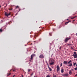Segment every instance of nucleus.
I'll use <instances>...</instances> for the list:
<instances>
[{
    "instance_id": "11",
    "label": "nucleus",
    "mask_w": 77,
    "mask_h": 77,
    "mask_svg": "<svg viewBox=\"0 0 77 77\" xmlns=\"http://www.w3.org/2000/svg\"><path fill=\"white\" fill-rule=\"evenodd\" d=\"M49 64L50 65H53L54 64V62L50 63Z\"/></svg>"
},
{
    "instance_id": "32",
    "label": "nucleus",
    "mask_w": 77,
    "mask_h": 77,
    "mask_svg": "<svg viewBox=\"0 0 77 77\" xmlns=\"http://www.w3.org/2000/svg\"><path fill=\"white\" fill-rule=\"evenodd\" d=\"M13 71H15V70H13Z\"/></svg>"
},
{
    "instance_id": "24",
    "label": "nucleus",
    "mask_w": 77,
    "mask_h": 77,
    "mask_svg": "<svg viewBox=\"0 0 77 77\" xmlns=\"http://www.w3.org/2000/svg\"><path fill=\"white\" fill-rule=\"evenodd\" d=\"M11 74V73H9V74L8 75V76H9V75H10Z\"/></svg>"
},
{
    "instance_id": "2",
    "label": "nucleus",
    "mask_w": 77,
    "mask_h": 77,
    "mask_svg": "<svg viewBox=\"0 0 77 77\" xmlns=\"http://www.w3.org/2000/svg\"><path fill=\"white\" fill-rule=\"evenodd\" d=\"M71 39V38H70V37H69V38L67 37L65 39V42L66 43V42H68V41H69V39Z\"/></svg>"
},
{
    "instance_id": "39",
    "label": "nucleus",
    "mask_w": 77,
    "mask_h": 77,
    "mask_svg": "<svg viewBox=\"0 0 77 77\" xmlns=\"http://www.w3.org/2000/svg\"><path fill=\"white\" fill-rule=\"evenodd\" d=\"M22 77H23V75H22Z\"/></svg>"
},
{
    "instance_id": "25",
    "label": "nucleus",
    "mask_w": 77,
    "mask_h": 77,
    "mask_svg": "<svg viewBox=\"0 0 77 77\" xmlns=\"http://www.w3.org/2000/svg\"><path fill=\"white\" fill-rule=\"evenodd\" d=\"M0 32H2V29H0Z\"/></svg>"
},
{
    "instance_id": "22",
    "label": "nucleus",
    "mask_w": 77,
    "mask_h": 77,
    "mask_svg": "<svg viewBox=\"0 0 77 77\" xmlns=\"http://www.w3.org/2000/svg\"><path fill=\"white\" fill-rule=\"evenodd\" d=\"M74 69L75 70H77V67H76V68H74Z\"/></svg>"
},
{
    "instance_id": "28",
    "label": "nucleus",
    "mask_w": 77,
    "mask_h": 77,
    "mask_svg": "<svg viewBox=\"0 0 77 77\" xmlns=\"http://www.w3.org/2000/svg\"><path fill=\"white\" fill-rule=\"evenodd\" d=\"M61 48H62V47H60V50H61Z\"/></svg>"
},
{
    "instance_id": "34",
    "label": "nucleus",
    "mask_w": 77,
    "mask_h": 77,
    "mask_svg": "<svg viewBox=\"0 0 77 77\" xmlns=\"http://www.w3.org/2000/svg\"><path fill=\"white\" fill-rule=\"evenodd\" d=\"M69 19H67V20H69Z\"/></svg>"
},
{
    "instance_id": "26",
    "label": "nucleus",
    "mask_w": 77,
    "mask_h": 77,
    "mask_svg": "<svg viewBox=\"0 0 77 77\" xmlns=\"http://www.w3.org/2000/svg\"><path fill=\"white\" fill-rule=\"evenodd\" d=\"M47 65L48 66V67H49V65H48V63H47Z\"/></svg>"
},
{
    "instance_id": "36",
    "label": "nucleus",
    "mask_w": 77,
    "mask_h": 77,
    "mask_svg": "<svg viewBox=\"0 0 77 77\" xmlns=\"http://www.w3.org/2000/svg\"><path fill=\"white\" fill-rule=\"evenodd\" d=\"M75 21V20H73V21Z\"/></svg>"
},
{
    "instance_id": "16",
    "label": "nucleus",
    "mask_w": 77,
    "mask_h": 77,
    "mask_svg": "<svg viewBox=\"0 0 77 77\" xmlns=\"http://www.w3.org/2000/svg\"><path fill=\"white\" fill-rule=\"evenodd\" d=\"M13 9V8H9V11H12V10Z\"/></svg>"
},
{
    "instance_id": "14",
    "label": "nucleus",
    "mask_w": 77,
    "mask_h": 77,
    "mask_svg": "<svg viewBox=\"0 0 77 77\" xmlns=\"http://www.w3.org/2000/svg\"><path fill=\"white\" fill-rule=\"evenodd\" d=\"M65 76H66V77H67V76H68V74H65Z\"/></svg>"
},
{
    "instance_id": "5",
    "label": "nucleus",
    "mask_w": 77,
    "mask_h": 77,
    "mask_svg": "<svg viewBox=\"0 0 77 77\" xmlns=\"http://www.w3.org/2000/svg\"><path fill=\"white\" fill-rule=\"evenodd\" d=\"M57 72L59 71V70H60V67H59V66H57Z\"/></svg>"
},
{
    "instance_id": "4",
    "label": "nucleus",
    "mask_w": 77,
    "mask_h": 77,
    "mask_svg": "<svg viewBox=\"0 0 77 77\" xmlns=\"http://www.w3.org/2000/svg\"><path fill=\"white\" fill-rule=\"evenodd\" d=\"M73 56H74V58H75V57H76L77 56V54L76 53V52H74V54H73Z\"/></svg>"
},
{
    "instance_id": "9",
    "label": "nucleus",
    "mask_w": 77,
    "mask_h": 77,
    "mask_svg": "<svg viewBox=\"0 0 77 77\" xmlns=\"http://www.w3.org/2000/svg\"><path fill=\"white\" fill-rule=\"evenodd\" d=\"M69 74L70 75H71L72 74V71H71V70H70L69 72Z\"/></svg>"
},
{
    "instance_id": "6",
    "label": "nucleus",
    "mask_w": 77,
    "mask_h": 77,
    "mask_svg": "<svg viewBox=\"0 0 77 77\" xmlns=\"http://www.w3.org/2000/svg\"><path fill=\"white\" fill-rule=\"evenodd\" d=\"M5 16H7V17H8V16H9V15H10V13H9L8 14V13L7 12H5Z\"/></svg>"
},
{
    "instance_id": "29",
    "label": "nucleus",
    "mask_w": 77,
    "mask_h": 77,
    "mask_svg": "<svg viewBox=\"0 0 77 77\" xmlns=\"http://www.w3.org/2000/svg\"><path fill=\"white\" fill-rule=\"evenodd\" d=\"M71 19H74V18H73V17H72L71 18Z\"/></svg>"
},
{
    "instance_id": "18",
    "label": "nucleus",
    "mask_w": 77,
    "mask_h": 77,
    "mask_svg": "<svg viewBox=\"0 0 77 77\" xmlns=\"http://www.w3.org/2000/svg\"><path fill=\"white\" fill-rule=\"evenodd\" d=\"M76 65V63H75L74 64H73V65L74 66H75V65Z\"/></svg>"
},
{
    "instance_id": "27",
    "label": "nucleus",
    "mask_w": 77,
    "mask_h": 77,
    "mask_svg": "<svg viewBox=\"0 0 77 77\" xmlns=\"http://www.w3.org/2000/svg\"><path fill=\"white\" fill-rule=\"evenodd\" d=\"M60 66H62V63H61V64H60Z\"/></svg>"
},
{
    "instance_id": "10",
    "label": "nucleus",
    "mask_w": 77,
    "mask_h": 77,
    "mask_svg": "<svg viewBox=\"0 0 77 77\" xmlns=\"http://www.w3.org/2000/svg\"><path fill=\"white\" fill-rule=\"evenodd\" d=\"M17 8H18L19 9V11H20V7H19V6H16V9H17Z\"/></svg>"
},
{
    "instance_id": "20",
    "label": "nucleus",
    "mask_w": 77,
    "mask_h": 77,
    "mask_svg": "<svg viewBox=\"0 0 77 77\" xmlns=\"http://www.w3.org/2000/svg\"><path fill=\"white\" fill-rule=\"evenodd\" d=\"M69 23V21L67 22H66V23H65V24H67L68 23Z\"/></svg>"
},
{
    "instance_id": "38",
    "label": "nucleus",
    "mask_w": 77,
    "mask_h": 77,
    "mask_svg": "<svg viewBox=\"0 0 77 77\" xmlns=\"http://www.w3.org/2000/svg\"><path fill=\"white\" fill-rule=\"evenodd\" d=\"M0 8H1V6L0 5Z\"/></svg>"
},
{
    "instance_id": "37",
    "label": "nucleus",
    "mask_w": 77,
    "mask_h": 77,
    "mask_svg": "<svg viewBox=\"0 0 77 77\" xmlns=\"http://www.w3.org/2000/svg\"><path fill=\"white\" fill-rule=\"evenodd\" d=\"M51 62H53V61L51 60Z\"/></svg>"
},
{
    "instance_id": "19",
    "label": "nucleus",
    "mask_w": 77,
    "mask_h": 77,
    "mask_svg": "<svg viewBox=\"0 0 77 77\" xmlns=\"http://www.w3.org/2000/svg\"><path fill=\"white\" fill-rule=\"evenodd\" d=\"M46 77H51L49 75H48Z\"/></svg>"
},
{
    "instance_id": "13",
    "label": "nucleus",
    "mask_w": 77,
    "mask_h": 77,
    "mask_svg": "<svg viewBox=\"0 0 77 77\" xmlns=\"http://www.w3.org/2000/svg\"><path fill=\"white\" fill-rule=\"evenodd\" d=\"M63 71H64L63 69H61V72H62V73H63Z\"/></svg>"
},
{
    "instance_id": "3",
    "label": "nucleus",
    "mask_w": 77,
    "mask_h": 77,
    "mask_svg": "<svg viewBox=\"0 0 77 77\" xmlns=\"http://www.w3.org/2000/svg\"><path fill=\"white\" fill-rule=\"evenodd\" d=\"M72 62V61L70 60L68 62V64H69V65H68V66H72V63H71Z\"/></svg>"
},
{
    "instance_id": "40",
    "label": "nucleus",
    "mask_w": 77,
    "mask_h": 77,
    "mask_svg": "<svg viewBox=\"0 0 77 77\" xmlns=\"http://www.w3.org/2000/svg\"><path fill=\"white\" fill-rule=\"evenodd\" d=\"M33 73H32V75H33Z\"/></svg>"
},
{
    "instance_id": "31",
    "label": "nucleus",
    "mask_w": 77,
    "mask_h": 77,
    "mask_svg": "<svg viewBox=\"0 0 77 77\" xmlns=\"http://www.w3.org/2000/svg\"><path fill=\"white\" fill-rule=\"evenodd\" d=\"M15 75H14L13 76V77H15Z\"/></svg>"
},
{
    "instance_id": "30",
    "label": "nucleus",
    "mask_w": 77,
    "mask_h": 77,
    "mask_svg": "<svg viewBox=\"0 0 77 77\" xmlns=\"http://www.w3.org/2000/svg\"><path fill=\"white\" fill-rule=\"evenodd\" d=\"M75 57V58H77V56L76 57Z\"/></svg>"
},
{
    "instance_id": "1",
    "label": "nucleus",
    "mask_w": 77,
    "mask_h": 77,
    "mask_svg": "<svg viewBox=\"0 0 77 77\" xmlns=\"http://www.w3.org/2000/svg\"><path fill=\"white\" fill-rule=\"evenodd\" d=\"M34 56H35V55L34 54H32L31 55L30 59L29 60V62H32V60H33V57H34Z\"/></svg>"
},
{
    "instance_id": "41",
    "label": "nucleus",
    "mask_w": 77,
    "mask_h": 77,
    "mask_svg": "<svg viewBox=\"0 0 77 77\" xmlns=\"http://www.w3.org/2000/svg\"><path fill=\"white\" fill-rule=\"evenodd\" d=\"M50 35V36H51V35Z\"/></svg>"
},
{
    "instance_id": "7",
    "label": "nucleus",
    "mask_w": 77,
    "mask_h": 77,
    "mask_svg": "<svg viewBox=\"0 0 77 77\" xmlns=\"http://www.w3.org/2000/svg\"><path fill=\"white\" fill-rule=\"evenodd\" d=\"M39 58H44V56L42 54L40 56H39Z\"/></svg>"
},
{
    "instance_id": "17",
    "label": "nucleus",
    "mask_w": 77,
    "mask_h": 77,
    "mask_svg": "<svg viewBox=\"0 0 77 77\" xmlns=\"http://www.w3.org/2000/svg\"><path fill=\"white\" fill-rule=\"evenodd\" d=\"M53 77H56V75L53 74Z\"/></svg>"
},
{
    "instance_id": "23",
    "label": "nucleus",
    "mask_w": 77,
    "mask_h": 77,
    "mask_svg": "<svg viewBox=\"0 0 77 77\" xmlns=\"http://www.w3.org/2000/svg\"><path fill=\"white\" fill-rule=\"evenodd\" d=\"M77 16H75V17H73V18H76V17H77Z\"/></svg>"
},
{
    "instance_id": "15",
    "label": "nucleus",
    "mask_w": 77,
    "mask_h": 77,
    "mask_svg": "<svg viewBox=\"0 0 77 77\" xmlns=\"http://www.w3.org/2000/svg\"><path fill=\"white\" fill-rule=\"evenodd\" d=\"M67 45H71V44L67 43Z\"/></svg>"
},
{
    "instance_id": "33",
    "label": "nucleus",
    "mask_w": 77,
    "mask_h": 77,
    "mask_svg": "<svg viewBox=\"0 0 77 77\" xmlns=\"http://www.w3.org/2000/svg\"><path fill=\"white\" fill-rule=\"evenodd\" d=\"M75 75V76H77V74H76Z\"/></svg>"
},
{
    "instance_id": "35",
    "label": "nucleus",
    "mask_w": 77,
    "mask_h": 77,
    "mask_svg": "<svg viewBox=\"0 0 77 77\" xmlns=\"http://www.w3.org/2000/svg\"><path fill=\"white\" fill-rule=\"evenodd\" d=\"M76 35L77 36V33H76Z\"/></svg>"
},
{
    "instance_id": "21",
    "label": "nucleus",
    "mask_w": 77,
    "mask_h": 77,
    "mask_svg": "<svg viewBox=\"0 0 77 77\" xmlns=\"http://www.w3.org/2000/svg\"><path fill=\"white\" fill-rule=\"evenodd\" d=\"M28 72H30V71H31V69H28Z\"/></svg>"
},
{
    "instance_id": "8",
    "label": "nucleus",
    "mask_w": 77,
    "mask_h": 77,
    "mask_svg": "<svg viewBox=\"0 0 77 77\" xmlns=\"http://www.w3.org/2000/svg\"><path fill=\"white\" fill-rule=\"evenodd\" d=\"M64 64H65L66 65H67V61H64L63 62Z\"/></svg>"
},
{
    "instance_id": "12",
    "label": "nucleus",
    "mask_w": 77,
    "mask_h": 77,
    "mask_svg": "<svg viewBox=\"0 0 77 77\" xmlns=\"http://www.w3.org/2000/svg\"><path fill=\"white\" fill-rule=\"evenodd\" d=\"M48 68L49 69L50 71H52V69H51V68H50V67H48Z\"/></svg>"
}]
</instances>
